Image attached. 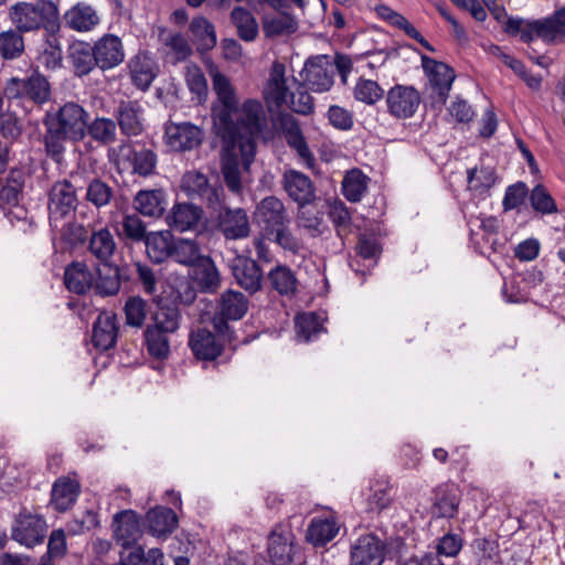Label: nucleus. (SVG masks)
I'll use <instances>...</instances> for the list:
<instances>
[{"label": "nucleus", "mask_w": 565, "mask_h": 565, "mask_svg": "<svg viewBox=\"0 0 565 565\" xmlns=\"http://www.w3.org/2000/svg\"><path fill=\"white\" fill-rule=\"evenodd\" d=\"M539 39L547 44H555L565 39V10L559 8L553 14L536 20Z\"/></svg>", "instance_id": "34"}, {"label": "nucleus", "mask_w": 565, "mask_h": 565, "mask_svg": "<svg viewBox=\"0 0 565 565\" xmlns=\"http://www.w3.org/2000/svg\"><path fill=\"white\" fill-rule=\"evenodd\" d=\"M68 58L76 76L88 75L97 67L93 46L87 42L79 41L72 44Z\"/></svg>", "instance_id": "41"}, {"label": "nucleus", "mask_w": 565, "mask_h": 565, "mask_svg": "<svg viewBox=\"0 0 565 565\" xmlns=\"http://www.w3.org/2000/svg\"><path fill=\"white\" fill-rule=\"evenodd\" d=\"M212 86L216 100L212 107V116L217 136L222 140H233L238 132L235 116L238 114L236 90L230 78L220 73H212Z\"/></svg>", "instance_id": "3"}, {"label": "nucleus", "mask_w": 565, "mask_h": 565, "mask_svg": "<svg viewBox=\"0 0 565 565\" xmlns=\"http://www.w3.org/2000/svg\"><path fill=\"white\" fill-rule=\"evenodd\" d=\"M203 215L201 207L192 203H175L167 216L170 227L179 232L194 230Z\"/></svg>", "instance_id": "31"}, {"label": "nucleus", "mask_w": 565, "mask_h": 565, "mask_svg": "<svg viewBox=\"0 0 565 565\" xmlns=\"http://www.w3.org/2000/svg\"><path fill=\"white\" fill-rule=\"evenodd\" d=\"M128 67L134 85L143 92L150 87L157 76L156 63L147 54L135 55L129 61Z\"/></svg>", "instance_id": "35"}, {"label": "nucleus", "mask_w": 565, "mask_h": 565, "mask_svg": "<svg viewBox=\"0 0 565 565\" xmlns=\"http://www.w3.org/2000/svg\"><path fill=\"white\" fill-rule=\"evenodd\" d=\"M44 42L38 49V63L47 71L62 67L63 52L58 35H44Z\"/></svg>", "instance_id": "45"}, {"label": "nucleus", "mask_w": 565, "mask_h": 565, "mask_svg": "<svg viewBox=\"0 0 565 565\" xmlns=\"http://www.w3.org/2000/svg\"><path fill=\"white\" fill-rule=\"evenodd\" d=\"M218 227L227 239H241L250 232L248 216L243 209H226L220 215Z\"/></svg>", "instance_id": "29"}, {"label": "nucleus", "mask_w": 565, "mask_h": 565, "mask_svg": "<svg viewBox=\"0 0 565 565\" xmlns=\"http://www.w3.org/2000/svg\"><path fill=\"white\" fill-rule=\"evenodd\" d=\"M423 67L429 77L431 86L437 92L439 100L445 104L456 78L455 71L446 63L427 56L423 57Z\"/></svg>", "instance_id": "19"}, {"label": "nucleus", "mask_w": 565, "mask_h": 565, "mask_svg": "<svg viewBox=\"0 0 565 565\" xmlns=\"http://www.w3.org/2000/svg\"><path fill=\"white\" fill-rule=\"evenodd\" d=\"M172 334L147 324L143 330V344L148 354L157 360L164 361L171 353Z\"/></svg>", "instance_id": "36"}, {"label": "nucleus", "mask_w": 565, "mask_h": 565, "mask_svg": "<svg viewBox=\"0 0 565 565\" xmlns=\"http://www.w3.org/2000/svg\"><path fill=\"white\" fill-rule=\"evenodd\" d=\"M9 17L19 33L35 29V6L32 3H15L10 8Z\"/></svg>", "instance_id": "54"}, {"label": "nucleus", "mask_w": 565, "mask_h": 565, "mask_svg": "<svg viewBox=\"0 0 565 565\" xmlns=\"http://www.w3.org/2000/svg\"><path fill=\"white\" fill-rule=\"evenodd\" d=\"M388 114L396 119H407L417 111L422 96L414 86L396 84L386 93Z\"/></svg>", "instance_id": "9"}, {"label": "nucleus", "mask_w": 565, "mask_h": 565, "mask_svg": "<svg viewBox=\"0 0 565 565\" xmlns=\"http://www.w3.org/2000/svg\"><path fill=\"white\" fill-rule=\"evenodd\" d=\"M166 205L162 190H140L134 199L135 209L143 216L158 218L163 215Z\"/></svg>", "instance_id": "37"}, {"label": "nucleus", "mask_w": 565, "mask_h": 565, "mask_svg": "<svg viewBox=\"0 0 565 565\" xmlns=\"http://www.w3.org/2000/svg\"><path fill=\"white\" fill-rule=\"evenodd\" d=\"M175 237L170 231L150 232L142 242L148 257L154 264L170 259Z\"/></svg>", "instance_id": "32"}, {"label": "nucleus", "mask_w": 565, "mask_h": 565, "mask_svg": "<svg viewBox=\"0 0 565 565\" xmlns=\"http://www.w3.org/2000/svg\"><path fill=\"white\" fill-rule=\"evenodd\" d=\"M189 345L194 356L202 361H214L223 351V345L216 335L206 329L193 331L190 334Z\"/></svg>", "instance_id": "28"}, {"label": "nucleus", "mask_w": 565, "mask_h": 565, "mask_svg": "<svg viewBox=\"0 0 565 565\" xmlns=\"http://www.w3.org/2000/svg\"><path fill=\"white\" fill-rule=\"evenodd\" d=\"M4 96L18 100L29 113L35 106V71L26 78L11 77L4 86Z\"/></svg>", "instance_id": "24"}, {"label": "nucleus", "mask_w": 565, "mask_h": 565, "mask_svg": "<svg viewBox=\"0 0 565 565\" xmlns=\"http://www.w3.org/2000/svg\"><path fill=\"white\" fill-rule=\"evenodd\" d=\"M116 315L111 312H100L93 324L92 342L99 350H108L116 343L118 327Z\"/></svg>", "instance_id": "30"}, {"label": "nucleus", "mask_w": 565, "mask_h": 565, "mask_svg": "<svg viewBox=\"0 0 565 565\" xmlns=\"http://www.w3.org/2000/svg\"><path fill=\"white\" fill-rule=\"evenodd\" d=\"M182 322V313L177 305H161L151 317L150 326L174 335Z\"/></svg>", "instance_id": "44"}, {"label": "nucleus", "mask_w": 565, "mask_h": 565, "mask_svg": "<svg viewBox=\"0 0 565 565\" xmlns=\"http://www.w3.org/2000/svg\"><path fill=\"white\" fill-rule=\"evenodd\" d=\"M64 281L70 291L84 295L94 285V273L86 263L73 262L65 268Z\"/></svg>", "instance_id": "33"}, {"label": "nucleus", "mask_w": 565, "mask_h": 565, "mask_svg": "<svg viewBox=\"0 0 565 565\" xmlns=\"http://www.w3.org/2000/svg\"><path fill=\"white\" fill-rule=\"evenodd\" d=\"M255 218L265 236L284 224L290 223L282 201L276 196H266L258 203Z\"/></svg>", "instance_id": "13"}, {"label": "nucleus", "mask_w": 565, "mask_h": 565, "mask_svg": "<svg viewBox=\"0 0 565 565\" xmlns=\"http://www.w3.org/2000/svg\"><path fill=\"white\" fill-rule=\"evenodd\" d=\"M90 231L77 221H67L60 228L58 244L61 249H77L86 245Z\"/></svg>", "instance_id": "46"}, {"label": "nucleus", "mask_w": 565, "mask_h": 565, "mask_svg": "<svg viewBox=\"0 0 565 565\" xmlns=\"http://www.w3.org/2000/svg\"><path fill=\"white\" fill-rule=\"evenodd\" d=\"M292 533L275 529L268 537V556L274 565H291L294 556Z\"/></svg>", "instance_id": "27"}, {"label": "nucleus", "mask_w": 565, "mask_h": 565, "mask_svg": "<svg viewBox=\"0 0 565 565\" xmlns=\"http://www.w3.org/2000/svg\"><path fill=\"white\" fill-rule=\"evenodd\" d=\"M23 173L20 170H12L7 178L6 184L0 190V209L6 210L19 203V196L23 188Z\"/></svg>", "instance_id": "58"}, {"label": "nucleus", "mask_w": 565, "mask_h": 565, "mask_svg": "<svg viewBox=\"0 0 565 565\" xmlns=\"http://www.w3.org/2000/svg\"><path fill=\"white\" fill-rule=\"evenodd\" d=\"M66 535L64 530H53L47 542V552L44 554L38 565H55V561L61 559L66 553Z\"/></svg>", "instance_id": "64"}, {"label": "nucleus", "mask_w": 565, "mask_h": 565, "mask_svg": "<svg viewBox=\"0 0 565 565\" xmlns=\"http://www.w3.org/2000/svg\"><path fill=\"white\" fill-rule=\"evenodd\" d=\"M370 178L359 169L347 172L342 181L344 198L353 203L360 202L369 188Z\"/></svg>", "instance_id": "49"}, {"label": "nucleus", "mask_w": 565, "mask_h": 565, "mask_svg": "<svg viewBox=\"0 0 565 565\" xmlns=\"http://www.w3.org/2000/svg\"><path fill=\"white\" fill-rule=\"evenodd\" d=\"M282 185L289 198L299 205L310 204L316 198L311 179L300 171L294 169L285 171Z\"/></svg>", "instance_id": "21"}, {"label": "nucleus", "mask_w": 565, "mask_h": 565, "mask_svg": "<svg viewBox=\"0 0 565 565\" xmlns=\"http://www.w3.org/2000/svg\"><path fill=\"white\" fill-rule=\"evenodd\" d=\"M248 306L249 301L243 292L227 289L220 297L214 321L241 320L246 315Z\"/></svg>", "instance_id": "26"}, {"label": "nucleus", "mask_w": 565, "mask_h": 565, "mask_svg": "<svg viewBox=\"0 0 565 565\" xmlns=\"http://www.w3.org/2000/svg\"><path fill=\"white\" fill-rule=\"evenodd\" d=\"M113 153L131 161L132 171L141 177H148L154 173L157 167V154L151 149L142 148L132 150L130 143H121Z\"/></svg>", "instance_id": "23"}, {"label": "nucleus", "mask_w": 565, "mask_h": 565, "mask_svg": "<svg viewBox=\"0 0 565 565\" xmlns=\"http://www.w3.org/2000/svg\"><path fill=\"white\" fill-rule=\"evenodd\" d=\"M86 129L90 138L99 143L109 145L116 140V122L110 118L97 117Z\"/></svg>", "instance_id": "63"}, {"label": "nucleus", "mask_w": 565, "mask_h": 565, "mask_svg": "<svg viewBox=\"0 0 565 565\" xmlns=\"http://www.w3.org/2000/svg\"><path fill=\"white\" fill-rule=\"evenodd\" d=\"M334 70L330 56L317 55L306 61L300 76L307 88L315 93H324L334 84Z\"/></svg>", "instance_id": "7"}, {"label": "nucleus", "mask_w": 565, "mask_h": 565, "mask_svg": "<svg viewBox=\"0 0 565 565\" xmlns=\"http://www.w3.org/2000/svg\"><path fill=\"white\" fill-rule=\"evenodd\" d=\"M97 67L108 71L120 65L125 60V49L118 35L107 33L95 41L93 45Z\"/></svg>", "instance_id": "14"}, {"label": "nucleus", "mask_w": 565, "mask_h": 565, "mask_svg": "<svg viewBox=\"0 0 565 565\" xmlns=\"http://www.w3.org/2000/svg\"><path fill=\"white\" fill-rule=\"evenodd\" d=\"M117 248V241L108 226L90 230L85 249L98 266L111 267Z\"/></svg>", "instance_id": "10"}, {"label": "nucleus", "mask_w": 565, "mask_h": 565, "mask_svg": "<svg viewBox=\"0 0 565 565\" xmlns=\"http://www.w3.org/2000/svg\"><path fill=\"white\" fill-rule=\"evenodd\" d=\"M297 21L288 13L266 17L263 20V31L267 38L289 35L297 31Z\"/></svg>", "instance_id": "53"}, {"label": "nucleus", "mask_w": 565, "mask_h": 565, "mask_svg": "<svg viewBox=\"0 0 565 565\" xmlns=\"http://www.w3.org/2000/svg\"><path fill=\"white\" fill-rule=\"evenodd\" d=\"M235 281L250 295L263 287L264 274L258 263L248 255H237L231 263Z\"/></svg>", "instance_id": "12"}, {"label": "nucleus", "mask_w": 565, "mask_h": 565, "mask_svg": "<svg viewBox=\"0 0 565 565\" xmlns=\"http://www.w3.org/2000/svg\"><path fill=\"white\" fill-rule=\"evenodd\" d=\"M235 124L238 132L233 140H223L238 147L242 156L244 170L248 171L256 153L255 139L263 132L267 125L266 114L262 102L248 98L238 106V114L235 116Z\"/></svg>", "instance_id": "1"}, {"label": "nucleus", "mask_w": 565, "mask_h": 565, "mask_svg": "<svg viewBox=\"0 0 565 565\" xmlns=\"http://www.w3.org/2000/svg\"><path fill=\"white\" fill-rule=\"evenodd\" d=\"M231 21L237 35L245 42H253L258 36V23L255 17L243 7H235L231 12Z\"/></svg>", "instance_id": "47"}, {"label": "nucleus", "mask_w": 565, "mask_h": 565, "mask_svg": "<svg viewBox=\"0 0 565 565\" xmlns=\"http://www.w3.org/2000/svg\"><path fill=\"white\" fill-rule=\"evenodd\" d=\"M190 31L193 41L196 42L200 50H210L216 44V34L212 23L205 18L198 17L191 21Z\"/></svg>", "instance_id": "57"}, {"label": "nucleus", "mask_w": 565, "mask_h": 565, "mask_svg": "<svg viewBox=\"0 0 565 565\" xmlns=\"http://www.w3.org/2000/svg\"><path fill=\"white\" fill-rule=\"evenodd\" d=\"M468 188L477 194L486 193L497 181L495 172L490 167L469 169L467 172Z\"/></svg>", "instance_id": "59"}, {"label": "nucleus", "mask_w": 565, "mask_h": 565, "mask_svg": "<svg viewBox=\"0 0 565 565\" xmlns=\"http://www.w3.org/2000/svg\"><path fill=\"white\" fill-rule=\"evenodd\" d=\"M147 523L150 534L157 537H166L175 530L178 518L173 510L156 507L148 511Z\"/></svg>", "instance_id": "38"}, {"label": "nucleus", "mask_w": 565, "mask_h": 565, "mask_svg": "<svg viewBox=\"0 0 565 565\" xmlns=\"http://www.w3.org/2000/svg\"><path fill=\"white\" fill-rule=\"evenodd\" d=\"M193 269L201 291L207 294L216 292L221 287L222 279L214 260L206 255Z\"/></svg>", "instance_id": "42"}, {"label": "nucleus", "mask_w": 565, "mask_h": 565, "mask_svg": "<svg viewBox=\"0 0 565 565\" xmlns=\"http://www.w3.org/2000/svg\"><path fill=\"white\" fill-rule=\"evenodd\" d=\"M385 545L373 534L360 536L351 547V565H381Z\"/></svg>", "instance_id": "16"}, {"label": "nucleus", "mask_w": 565, "mask_h": 565, "mask_svg": "<svg viewBox=\"0 0 565 565\" xmlns=\"http://www.w3.org/2000/svg\"><path fill=\"white\" fill-rule=\"evenodd\" d=\"M119 225L117 233L125 241L141 243L149 234L146 223L135 213L124 214Z\"/></svg>", "instance_id": "51"}, {"label": "nucleus", "mask_w": 565, "mask_h": 565, "mask_svg": "<svg viewBox=\"0 0 565 565\" xmlns=\"http://www.w3.org/2000/svg\"><path fill=\"white\" fill-rule=\"evenodd\" d=\"M339 532V525L333 518H315L307 529V541L315 546H322L333 540Z\"/></svg>", "instance_id": "43"}, {"label": "nucleus", "mask_w": 565, "mask_h": 565, "mask_svg": "<svg viewBox=\"0 0 565 565\" xmlns=\"http://www.w3.org/2000/svg\"><path fill=\"white\" fill-rule=\"evenodd\" d=\"M143 114L137 100H121L116 109V118L121 134L127 137L139 136L143 131Z\"/></svg>", "instance_id": "20"}, {"label": "nucleus", "mask_w": 565, "mask_h": 565, "mask_svg": "<svg viewBox=\"0 0 565 565\" xmlns=\"http://www.w3.org/2000/svg\"><path fill=\"white\" fill-rule=\"evenodd\" d=\"M181 190L189 199L199 200L212 210H217L224 198L223 186L216 182L211 183L204 173L196 170L183 174Z\"/></svg>", "instance_id": "4"}, {"label": "nucleus", "mask_w": 565, "mask_h": 565, "mask_svg": "<svg viewBox=\"0 0 565 565\" xmlns=\"http://www.w3.org/2000/svg\"><path fill=\"white\" fill-rule=\"evenodd\" d=\"M372 493L369 495L366 504L367 510L381 512L392 502V486L387 480H376L371 487Z\"/></svg>", "instance_id": "62"}, {"label": "nucleus", "mask_w": 565, "mask_h": 565, "mask_svg": "<svg viewBox=\"0 0 565 565\" xmlns=\"http://www.w3.org/2000/svg\"><path fill=\"white\" fill-rule=\"evenodd\" d=\"M79 178L78 173L73 172L70 181H64L52 188L47 209L50 224L53 230L57 227L58 221L75 210L77 205L76 190L81 186Z\"/></svg>", "instance_id": "5"}, {"label": "nucleus", "mask_w": 565, "mask_h": 565, "mask_svg": "<svg viewBox=\"0 0 565 565\" xmlns=\"http://www.w3.org/2000/svg\"><path fill=\"white\" fill-rule=\"evenodd\" d=\"M460 498L452 487H441L436 492L433 513L437 518H454L457 514Z\"/></svg>", "instance_id": "50"}, {"label": "nucleus", "mask_w": 565, "mask_h": 565, "mask_svg": "<svg viewBox=\"0 0 565 565\" xmlns=\"http://www.w3.org/2000/svg\"><path fill=\"white\" fill-rule=\"evenodd\" d=\"M81 175L79 189L85 186V201L97 210L108 206L115 198V189L107 181L96 177L92 172V177L85 170L76 171Z\"/></svg>", "instance_id": "15"}, {"label": "nucleus", "mask_w": 565, "mask_h": 565, "mask_svg": "<svg viewBox=\"0 0 565 565\" xmlns=\"http://www.w3.org/2000/svg\"><path fill=\"white\" fill-rule=\"evenodd\" d=\"M206 255L195 239L175 237L171 259L186 267H195Z\"/></svg>", "instance_id": "39"}, {"label": "nucleus", "mask_w": 565, "mask_h": 565, "mask_svg": "<svg viewBox=\"0 0 565 565\" xmlns=\"http://www.w3.org/2000/svg\"><path fill=\"white\" fill-rule=\"evenodd\" d=\"M278 124L287 145L297 152L307 168L312 169L316 159L308 147L298 120L288 113H281L278 115Z\"/></svg>", "instance_id": "11"}, {"label": "nucleus", "mask_w": 565, "mask_h": 565, "mask_svg": "<svg viewBox=\"0 0 565 565\" xmlns=\"http://www.w3.org/2000/svg\"><path fill=\"white\" fill-rule=\"evenodd\" d=\"M297 225L306 230L311 237H318L323 233V214L310 204L299 205Z\"/></svg>", "instance_id": "52"}, {"label": "nucleus", "mask_w": 565, "mask_h": 565, "mask_svg": "<svg viewBox=\"0 0 565 565\" xmlns=\"http://www.w3.org/2000/svg\"><path fill=\"white\" fill-rule=\"evenodd\" d=\"M65 25L76 32L86 33L94 31L102 22L98 10L86 2H77L64 14Z\"/></svg>", "instance_id": "18"}, {"label": "nucleus", "mask_w": 565, "mask_h": 565, "mask_svg": "<svg viewBox=\"0 0 565 565\" xmlns=\"http://www.w3.org/2000/svg\"><path fill=\"white\" fill-rule=\"evenodd\" d=\"M81 493V483L70 476L60 477L55 480L51 491V505L57 512L70 510Z\"/></svg>", "instance_id": "22"}, {"label": "nucleus", "mask_w": 565, "mask_h": 565, "mask_svg": "<svg viewBox=\"0 0 565 565\" xmlns=\"http://www.w3.org/2000/svg\"><path fill=\"white\" fill-rule=\"evenodd\" d=\"M530 203L532 209L542 214L550 215L557 213V204L547 190V188L541 183L536 184L529 194Z\"/></svg>", "instance_id": "61"}, {"label": "nucleus", "mask_w": 565, "mask_h": 565, "mask_svg": "<svg viewBox=\"0 0 565 565\" xmlns=\"http://www.w3.org/2000/svg\"><path fill=\"white\" fill-rule=\"evenodd\" d=\"M239 153L238 147L225 143V152L222 157V173L227 188L235 193L242 189L241 171H239Z\"/></svg>", "instance_id": "40"}, {"label": "nucleus", "mask_w": 565, "mask_h": 565, "mask_svg": "<svg viewBox=\"0 0 565 565\" xmlns=\"http://www.w3.org/2000/svg\"><path fill=\"white\" fill-rule=\"evenodd\" d=\"M204 139L202 127L190 121H172L164 124L163 141L173 152H186L201 146Z\"/></svg>", "instance_id": "6"}, {"label": "nucleus", "mask_w": 565, "mask_h": 565, "mask_svg": "<svg viewBox=\"0 0 565 565\" xmlns=\"http://www.w3.org/2000/svg\"><path fill=\"white\" fill-rule=\"evenodd\" d=\"M270 290L280 297L291 299L298 292L299 280L296 273L287 265L277 264L266 276Z\"/></svg>", "instance_id": "25"}, {"label": "nucleus", "mask_w": 565, "mask_h": 565, "mask_svg": "<svg viewBox=\"0 0 565 565\" xmlns=\"http://www.w3.org/2000/svg\"><path fill=\"white\" fill-rule=\"evenodd\" d=\"M44 125L47 130L45 138L47 151L60 153L62 140H79L85 136L87 113L78 104L67 103L58 111L47 114Z\"/></svg>", "instance_id": "2"}, {"label": "nucleus", "mask_w": 565, "mask_h": 565, "mask_svg": "<svg viewBox=\"0 0 565 565\" xmlns=\"http://www.w3.org/2000/svg\"><path fill=\"white\" fill-rule=\"evenodd\" d=\"M287 82L285 64L275 61L263 87V99L269 110L286 107L291 94Z\"/></svg>", "instance_id": "8"}, {"label": "nucleus", "mask_w": 565, "mask_h": 565, "mask_svg": "<svg viewBox=\"0 0 565 565\" xmlns=\"http://www.w3.org/2000/svg\"><path fill=\"white\" fill-rule=\"evenodd\" d=\"M114 539L122 547L136 544L142 534L141 522L132 510H124L114 515Z\"/></svg>", "instance_id": "17"}, {"label": "nucleus", "mask_w": 565, "mask_h": 565, "mask_svg": "<svg viewBox=\"0 0 565 565\" xmlns=\"http://www.w3.org/2000/svg\"><path fill=\"white\" fill-rule=\"evenodd\" d=\"M295 328L297 337L305 342L313 340L323 331L322 321L315 312L298 315L295 319Z\"/></svg>", "instance_id": "56"}, {"label": "nucleus", "mask_w": 565, "mask_h": 565, "mask_svg": "<svg viewBox=\"0 0 565 565\" xmlns=\"http://www.w3.org/2000/svg\"><path fill=\"white\" fill-rule=\"evenodd\" d=\"M43 29L44 35H58L61 18L58 8L52 0H38V30Z\"/></svg>", "instance_id": "48"}, {"label": "nucleus", "mask_w": 565, "mask_h": 565, "mask_svg": "<svg viewBox=\"0 0 565 565\" xmlns=\"http://www.w3.org/2000/svg\"><path fill=\"white\" fill-rule=\"evenodd\" d=\"M12 539L22 545L33 547L35 545V516L21 512L12 527Z\"/></svg>", "instance_id": "55"}, {"label": "nucleus", "mask_w": 565, "mask_h": 565, "mask_svg": "<svg viewBox=\"0 0 565 565\" xmlns=\"http://www.w3.org/2000/svg\"><path fill=\"white\" fill-rule=\"evenodd\" d=\"M294 82L297 84V88L296 92H291L286 107L302 116L313 114V97L305 89L306 85L302 82H298L296 78H294Z\"/></svg>", "instance_id": "60"}]
</instances>
